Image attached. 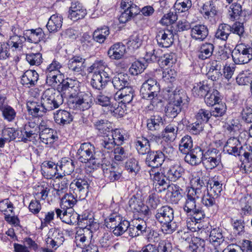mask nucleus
<instances>
[{
    "instance_id": "nucleus-1",
    "label": "nucleus",
    "mask_w": 252,
    "mask_h": 252,
    "mask_svg": "<svg viewBox=\"0 0 252 252\" xmlns=\"http://www.w3.org/2000/svg\"><path fill=\"white\" fill-rule=\"evenodd\" d=\"M63 99L61 92L53 88L45 90L42 93L40 105L35 102L28 105V110L35 116L42 115V113L52 111L59 107L63 103Z\"/></svg>"
},
{
    "instance_id": "nucleus-2",
    "label": "nucleus",
    "mask_w": 252,
    "mask_h": 252,
    "mask_svg": "<svg viewBox=\"0 0 252 252\" xmlns=\"http://www.w3.org/2000/svg\"><path fill=\"white\" fill-rule=\"evenodd\" d=\"M174 210L168 205L158 209L155 214L156 220L161 224V230L165 234H172L177 229L179 223L174 220Z\"/></svg>"
},
{
    "instance_id": "nucleus-3",
    "label": "nucleus",
    "mask_w": 252,
    "mask_h": 252,
    "mask_svg": "<svg viewBox=\"0 0 252 252\" xmlns=\"http://www.w3.org/2000/svg\"><path fill=\"white\" fill-rule=\"evenodd\" d=\"M76 157L82 163L93 165L101 164L105 158L100 151H96L94 146L90 142H84L77 150Z\"/></svg>"
},
{
    "instance_id": "nucleus-4",
    "label": "nucleus",
    "mask_w": 252,
    "mask_h": 252,
    "mask_svg": "<svg viewBox=\"0 0 252 252\" xmlns=\"http://www.w3.org/2000/svg\"><path fill=\"white\" fill-rule=\"evenodd\" d=\"M160 87L156 79L150 78L145 80L142 84L140 89V94L143 98L152 99H156L159 93Z\"/></svg>"
},
{
    "instance_id": "nucleus-5",
    "label": "nucleus",
    "mask_w": 252,
    "mask_h": 252,
    "mask_svg": "<svg viewBox=\"0 0 252 252\" xmlns=\"http://www.w3.org/2000/svg\"><path fill=\"white\" fill-rule=\"evenodd\" d=\"M231 56L235 64L248 63L252 59V48L245 44H240L236 46Z\"/></svg>"
},
{
    "instance_id": "nucleus-6",
    "label": "nucleus",
    "mask_w": 252,
    "mask_h": 252,
    "mask_svg": "<svg viewBox=\"0 0 252 252\" xmlns=\"http://www.w3.org/2000/svg\"><path fill=\"white\" fill-rule=\"evenodd\" d=\"M70 108L84 111L89 109L93 103V96L91 94L80 92L75 97L69 99Z\"/></svg>"
},
{
    "instance_id": "nucleus-7",
    "label": "nucleus",
    "mask_w": 252,
    "mask_h": 252,
    "mask_svg": "<svg viewBox=\"0 0 252 252\" xmlns=\"http://www.w3.org/2000/svg\"><path fill=\"white\" fill-rule=\"evenodd\" d=\"M112 72L109 67L95 72L93 75L91 85L94 88L98 90L103 89L111 80Z\"/></svg>"
},
{
    "instance_id": "nucleus-8",
    "label": "nucleus",
    "mask_w": 252,
    "mask_h": 252,
    "mask_svg": "<svg viewBox=\"0 0 252 252\" xmlns=\"http://www.w3.org/2000/svg\"><path fill=\"white\" fill-rule=\"evenodd\" d=\"M202 163L207 170L218 166L221 162V154L216 148L209 149L205 152Z\"/></svg>"
},
{
    "instance_id": "nucleus-9",
    "label": "nucleus",
    "mask_w": 252,
    "mask_h": 252,
    "mask_svg": "<svg viewBox=\"0 0 252 252\" xmlns=\"http://www.w3.org/2000/svg\"><path fill=\"white\" fill-rule=\"evenodd\" d=\"M90 188L89 180L87 178H77L70 184V189L74 190L76 195L79 194L80 198L87 196Z\"/></svg>"
},
{
    "instance_id": "nucleus-10",
    "label": "nucleus",
    "mask_w": 252,
    "mask_h": 252,
    "mask_svg": "<svg viewBox=\"0 0 252 252\" xmlns=\"http://www.w3.org/2000/svg\"><path fill=\"white\" fill-rule=\"evenodd\" d=\"M170 95V100L177 104L183 107V106H187L189 101V97H188L186 92L181 89L180 88H177L173 90L172 88L168 87L165 90Z\"/></svg>"
},
{
    "instance_id": "nucleus-11",
    "label": "nucleus",
    "mask_w": 252,
    "mask_h": 252,
    "mask_svg": "<svg viewBox=\"0 0 252 252\" xmlns=\"http://www.w3.org/2000/svg\"><path fill=\"white\" fill-rule=\"evenodd\" d=\"M165 155L160 150L150 151L146 155L145 164L152 168H158L163 163Z\"/></svg>"
},
{
    "instance_id": "nucleus-12",
    "label": "nucleus",
    "mask_w": 252,
    "mask_h": 252,
    "mask_svg": "<svg viewBox=\"0 0 252 252\" xmlns=\"http://www.w3.org/2000/svg\"><path fill=\"white\" fill-rule=\"evenodd\" d=\"M150 177L154 182V189L158 193H161L165 191L168 188L169 185L167 182L166 175L162 173L157 172L154 173L153 170L149 172Z\"/></svg>"
},
{
    "instance_id": "nucleus-13",
    "label": "nucleus",
    "mask_w": 252,
    "mask_h": 252,
    "mask_svg": "<svg viewBox=\"0 0 252 252\" xmlns=\"http://www.w3.org/2000/svg\"><path fill=\"white\" fill-rule=\"evenodd\" d=\"M156 39L160 47H169L174 42V35L170 30H161L158 32Z\"/></svg>"
},
{
    "instance_id": "nucleus-14",
    "label": "nucleus",
    "mask_w": 252,
    "mask_h": 252,
    "mask_svg": "<svg viewBox=\"0 0 252 252\" xmlns=\"http://www.w3.org/2000/svg\"><path fill=\"white\" fill-rule=\"evenodd\" d=\"M86 14V10L78 0L72 1L69 10V18L73 21H76L83 18Z\"/></svg>"
},
{
    "instance_id": "nucleus-15",
    "label": "nucleus",
    "mask_w": 252,
    "mask_h": 252,
    "mask_svg": "<svg viewBox=\"0 0 252 252\" xmlns=\"http://www.w3.org/2000/svg\"><path fill=\"white\" fill-rule=\"evenodd\" d=\"M61 85V91L68 94L69 99L75 97L80 92L78 87V82L77 80L68 78L66 79H63Z\"/></svg>"
},
{
    "instance_id": "nucleus-16",
    "label": "nucleus",
    "mask_w": 252,
    "mask_h": 252,
    "mask_svg": "<svg viewBox=\"0 0 252 252\" xmlns=\"http://www.w3.org/2000/svg\"><path fill=\"white\" fill-rule=\"evenodd\" d=\"M242 146L239 140L235 137L227 140L223 147V152L229 155L237 157L240 155Z\"/></svg>"
},
{
    "instance_id": "nucleus-17",
    "label": "nucleus",
    "mask_w": 252,
    "mask_h": 252,
    "mask_svg": "<svg viewBox=\"0 0 252 252\" xmlns=\"http://www.w3.org/2000/svg\"><path fill=\"white\" fill-rule=\"evenodd\" d=\"M185 170L179 162L172 163L166 172L167 179L171 182H176L182 177Z\"/></svg>"
},
{
    "instance_id": "nucleus-18",
    "label": "nucleus",
    "mask_w": 252,
    "mask_h": 252,
    "mask_svg": "<svg viewBox=\"0 0 252 252\" xmlns=\"http://www.w3.org/2000/svg\"><path fill=\"white\" fill-rule=\"evenodd\" d=\"M39 138L42 142L48 144L54 141L56 137L53 134L54 130L46 127L45 123L42 121L39 125Z\"/></svg>"
},
{
    "instance_id": "nucleus-19",
    "label": "nucleus",
    "mask_w": 252,
    "mask_h": 252,
    "mask_svg": "<svg viewBox=\"0 0 252 252\" xmlns=\"http://www.w3.org/2000/svg\"><path fill=\"white\" fill-rule=\"evenodd\" d=\"M39 79V75L34 70H28L21 76V83L24 86L31 88L35 86Z\"/></svg>"
},
{
    "instance_id": "nucleus-20",
    "label": "nucleus",
    "mask_w": 252,
    "mask_h": 252,
    "mask_svg": "<svg viewBox=\"0 0 252 252\" xmlns=\"http://www.w3.org/2000/svg\"><path fill=\"white\" fill-rule=\"evenodd\" d=\"M74 164L73 161L69 158H62L59 162L56 165V171L54 176L57 175V172L60 170L63 172V176L70 175L74 170Z\"/></svg>"
},
{
    "instance_id": "nucleus-21",
    "label": "nucleus",
    "mask_w": 252,
    "mask_h": 252,
    "mask_svg": "<svg viewBox=\"0 0 252 252\" xmlns=\"http://www.w3.org/2000/svg\"><path fill=\"white\" fill-rule=\"evenodd\" d=\"M86 59L80 56H74L68 61L67 66L74 73H80L86 67Z\"/></svg>"
},
{
    "instance_id": "nucleus-22",
    "label": "nucleus",
    "mask_w": 252,
    "mask_h": 252,
    "mask_svg": "<svg viewBox=\"0 0 252 252\" xmlns=\"http://www.w3.org/2000/svg\"><path fill=\"white\" fill-rule=\"evenodd\" d=\"M26 38L21 35H13L10 36L9 39L5 43L9 49L12 51H21L23 49V44L26 41Z\"/></svg>"
},
{
    "instance_id": "nucleus-23",
    "label": "nucleus",
    "mask_w": 252,
    "mask_h": 252,
    "mask_svg": "<svg viewBox=\"0 0 252 252\" xmlns=\"http://www.w3.org/2000/svg\"><path fill=\"white\" fill-rule=\"evenodd\" d=\"M208 181L205 177L195 178L193 187L189 189L188 191L195 193V195L200 197L203 195V192L207 190V185Z\"/></svg>"
},
{
    "instance_id": "nucleus-24",
    "label": "nucleus",
    "mask_w": 252,
    "mask_h": 252,
    "mask_svg": "<svg viewBox=\"0 0 252 252\" xmlns=\"http://www.w3.org/2000/svg\"><path fill=\"white\" fill-rule=\"evenodd\" d=\"M187 226L190 230L194 228L191 225H196L200 220L205 217L204 211L200 208H197L193 211V212L187 215Z\"/></svg>"
},
{
    "instance_id": "nucleus-25",
    "label": "nucleus",
    "mask_w": 252,
    "mask_h": 252,
    "mask_svg": "<svg viewBox=\"0 0 252 252\" xmlns=\"http://www.w3.org/2000/svg\"><path fill=\"white\" fill-rule=\"evenodd\" d=\"M134 144L139 155H147L151 151L149 140L145 137H137L134 141Z\"/></svg>"
},
{
    "instance_id": "nucleus-26",
    "label": "nucleus",
    "mask_w": 252,
    "mask_h": 252,
    "mask_svg": "<svg viewBox=\"0 0 252 252\" xmlns=\"http://www.w3.org/2000/svg\"><path fill=\"white\" fill-rule=\"evenodd\" d=\"M129 76L126 73H120L116 75L112 79V83L114 88L119 91L128 87Z\"/></svg>"
},
{
    "instance_id": "nucleus-27",
    "label": "nucleus",
    "mask_w": 252,
    "mask_h": 252,
    "mask_svg": "<svg viewBox=\"0 0 252 252\" xmlns=\"http://www.w3.org/2000/svg\"><path fill=\"white\" fill-rule=\"evenodd\" d=\"M126 52L125 45L117 43L112 45L107 52L110 58L113 60H119L124 56Z\"/></svg>"
},
{
    "instance_id": "nucleus-28",
    "label": "nucleus",
    "mask_w": 252,
    "mask_h": 252,
    "mask_svg": "<svg viewBox=\"0 0 252 252\" xmlns=\"http://www.w3.org/2000/svg\"><path fill=\"white\" fill-rule=\"evenodd\" d=\"M208 33L207 26L204 25H196L191 28L190 35L193 39L201 41L207 37Z\"/></svg>"
},
{
    "instance_id": "nucleus-29",
    "label": "nucleus",
    "mask_w": 252,
    "mask_h": 252,
    "mask_svg": "<svg viewBox=\"0 0 252 252\" xmlns=\"http://www.w3.org/2000/svg\"><path fill=\"white\" fill-rule=\"evenodd\" d=\"M215 46L213 44L208 42L202 43L199 47L197 51V57L202 61L209 59L212 55Z\"/></svg>"
},
{
    "instance_id": "nucleus-30",
    "label": "nucleus",
    "mask_w": 252,
    "mask_h": 252,
    "mask_svg": "<svg viewBox=\"0 0 252 252\" xmlns=\"http://www.w3.org/2000/svg\"><path fill=\"white\" fill-rule=\"evenodd\" d=\"M209 241L216 248L225 245L226 242L222 233V229L219 227L213 229L210 232Z\"/></svg>"
},
{
    "instance_id": "nucleus-31",
    "label": "nucleus",
    "mask_w": 252,
    "mask_h": 252,
    "mask_svg": "<svg viewBox=\"0 0 252 252\" xmlns=\"http://www.w3.org/2000/svg\"><path fill=\"white\" fill-rule=\"evenodd\" d=\"M118 96L119 100L123 104H128L131 102L135 96V91L130 86L125 87L124 89L118 91L115 96Z\"/></svg>"
},
{
    "instance_id": "nucleus-32",
    "label": "nucleus",
    "mask_w": 252,
    "mask_h": 252,
    "mask_svg": "<svg viewBox=\"0 0 252 252\" xmlns=\"http://www.w3.org/2000/svg\"><path fill=\"white\" fill-rule=\"evenodd\" d=\"M222 190V184L221 181L214 177L208 181L207 185V192L209 193L211 195L216 197H219Z\"/></svg>"
},
{
    "instance_id": "nucleus-33",
    "label": "nucleus",
    "mask_w": 252,
    "mask_h": 252,
    "mask_svg": "<svg viewBox=\"0 0 252 252\" xmlns=\"http://www.w3.org/2000/svg\"><path fill=\"white\" fill-rule=\"evenodd\" d=\"M57 176H55L54 189L57 191V194L60 195L61 193L65 191L68 188L69 181L68 179L61 174L57 173Z\"/></svg>"
},
{
    "instance_id": "nucleus-34",
    "label": "nucleus",
    "mask_w": 252,
    "mask_h": 252,
    "mask_svg": "<svg viewBox=\"0 0 252 252\" xmlns=\"http://www.w3.org/2000/svg\"><path fill=\"white\" fill-rule=\"evenodd\" d=\"M211 90V85L208 80H204L195 83L192 92L198 97H203Z\"/></svg>"
},
{
    "instance_id": "nucleus-35",
    "label": "nucleus",
    "mask_w": 252,
    "mask_h": 252,
    "mask_svg": "<svg viewBox=\"0 0 252 252\" xmlns=\"http://www.w3.org/2000/svg\"><path fill=\"white\" fill-rule=\"evenodd\" d=\"M54 118L56 123L60 125L70 123L73 120L71 114L64 110H59L54 113Z\"/></svg>"
},
{
    "instance_id": "nucleus-36",
    "label": "nucleus",
    "mask_w": 252,
    "mask_h": 252,
    "mask_svg": "<svg viewBox=\"0 0 252 252\" xmlns=\"http://www.w3.org/2000/svg\"><path fill=\"white\" fill-rule=\"evenodd\" d=\"M200 197L193 193L192 192L188 191L186 200L183 207V209L187 215L193 212L196 208V200Z\"/></svg>"
},
{
    "instance_id": "nucleus-37",
    "label": "nucleus",
    "mask_w": 252,
    "mask_h": 252,
    "mask_svg": "<svg viewBox=\"0 0 252 252\" xmlns=\"http://www.w3.org/2000/svg\"><path fill=\"white\" fill-rule=\"evenodd\" d=\"M161 50L156 49L152 45H148L146 47V53L144 59L147 63L160 61Z\"/></svg>"
},
{
    "instance_id": "nucleus-38",
    "label": "nucleus",
    "mask_w": 252,
    "mask_h": 252,
    "mask_svg": "<svg viewBox=\"0 0 252 252\" xmlns=\"http://www.w3.org/2000/svg\"><path fill=\"white\" fill-rule=\"evenodd\" d=\"M110 34L109 28L107 26L97 28L93 33V39L95 42L99 44L104 43Z\"/></svg>"
},
{
    "instance_id": "nucleus-39",
    "label": "nucleus",
    "mask_w": 252,
    "mask_h": 252,
    "mask_svg": "<svg viewBox=\"0 0 252 252\" xmlns=\"http://www.w3.org/2000/svg\"><path fill=\"white\" fill-rule=\"evenodd\" d=\"M62 17L59 15L54 14L50 17L46 26L50 32H56L62 28Z\"/></svg>"
},
{
    "instance_id": "nucleus-40",
    "label": "nucleus",
    "mask_w": 252,
    "mask_h": 252,
    "mask_svg": "<svg viewBox=\"0 0 252 252\" xmlns=\"http://www.w3.org/2000/svg\"><path fill=\"white\" fill-rule=\"evenodd\" d=\"M100 145L101 150L108 153L113 152L115 146H117L115 140H113V138L111 137L109 134L103 136V138L100 140Z\"/></svg>"
},
{
    "instance_id": "nucleus-41",
    "label": "nucleus",
    "mask_w": 252,
    "mask_h": 252,
    "mask_svg": "<svg viewBox=\"0 0 252 252\" xmlns=\"http://www.w3.org/2000/svg\"><path fill=\"white\" fill-rule=\"evenodd\" d=\"M76 197L77 195L75 196L71 193H65L61 200V209L63 210L73 209V207L77 202Z\"/></svg>"
},
{
    "instance_id": "nucleus-42",
    "label": "nucleus",
    "mask_w": 252,
    "mask_h": 252,
    "mask_svg": "<svg viewBox=\"0 0 252 252\" xmlns=\"http://www.w3.org/2000/svg\"><path fill=\"white\" fill-rule=\"evenodd\" d=\"M163 125L162 117L159 115L152 116L147 121L148 129L152 131L159 130Z\"/></svg>"
},
{
    "instance_id": "nucleus-43",
    "label": "nucleus",
    "mask_w": 252,
    "mask_h": 252,
    "mask_svg": "<svg viewBox=\"0 0 252 252\" xmlns=\"http://www.w3.org/2000/svg\"><path fill=\"white\" fill-rule=\"evenodd\" d=\"M204 101L208 106H213L219 103L220 100V94L215 89H211L204 97Z\"/></svg>"
},
{
    "instance_id": "nucleus-44",
    "label": "nucleus",
    "mask_w": 252,
    "mask_h": 252,
    "mask_svg": "<svg viewBox=\"0 0 252 252\" xmlns=\"http://www.w3.org/2000/svg\"><path fill=\"white\" fill-rule=\"evenodd\" d=\"M178 131V127L174 124L168 125L162 132V136L165 138V140L172 141L175 139L177 137Z\"/></svg>"
},
{
    "instance_id": "nucleus-45",
    "label": "nucleus",
    "mask_w": 252,
    "mask_h": 252,
    "mask_svg": "<svg viewBox=\"0 0 252 252\" xmlns=\"http://www.w3.org/2000/svg\"><path fill=\"white\" fill-rule=\"evenodd\" d=\"M78 217V214L74 209H65L63 210L61 220L67 224L74 225L77 222Z\"/></svg>"
},
{
    "instance_id": "nucleus-46",
    "label": "nucleus",
    "mask_w": 252,
    "mask_h": 252,
    "mask_svg": "<svg viewBox=\"0 0 252 252\" xmlns=\"http://www.w3.org/2000/svg\"><path fill=\"white\" fill-rule=\"evenodd\" d=\"M46 83L49 86L56 87L61 84L63 81L64 75L63 73H56L51 72L46 73Z\"/></svg>"
},
{
    "instance_id": "nucleus-47",
    "label": "nucleus",
    "mask_w": 252,
    "mask_h": 252,
    "mask_svg": "<svg viewBox=\"0 0 252 252\" xmlns=\"http://www.w3.org/2000/svg\"><path fill=\"white\" fill-rule=\"evenodd\" d=\"M205 242L204 239L197 237L191 238L189 250L191 252H204Z\"/></svg>"
},
{
    "instance_id": "nucleus-48",
    "label": "nucleus",
    "mask_w": 252,
    "mask_h": 252,
    "mask_svg": "<svg viewBox=\"0 0 252 252\" xmlns=\"http://www.w3.org/2000/svg\"><path fill=\"white\" fill-rule=\"evenodd\" d=\"M201 12L206 19L213 17L217 14V11L212 0H208L203 4Z\"/></svg>"
},
{
    "instance_id": "nucleus-49",
    "label": "nucleus",
    "mask_w": 252,
    "mask_h": 252,
    "mask_svg": "<svg viewBox=\"0 0 252 252\" xmlns=\"http://www.w3.org/2000/svg\"><path fill=\"white\" fill-rule=\"evenodd\" d=\"M230 26L226 24H220L215 33V37L222 41H226L230 34Z\"/></svg>"
},
{
    "instance_id": "nucleus-50",
    "label": "nucleus",
    "mask_w": 252,
    "mask_h": 252,
    "mask_svg": "<svg viewBox=\"0 0 252 252\" xmlns=\"http://www.w3.org/2000/svg\"><path fill=\"white\" fill-rule=\"evenodd\" d=\"M167 189L171 193L170 197L171 201L175 204L178 203L182 198L181 193L183 191L182 189L179 186L172 184L169 185Z\"/></svg>"
},
{
    "instance_id": "nucleus-51",
    "label": "nucleus",
    "mask_w": 252,
    "mask_h": 252,
    "mask_svg": "<svg viewBox=\"0 0 252 252\" xmlns=\"http://www.w3.org/2000/svg\"><path fill=\"white\" fill-rule=\"evenodd\" d=\"M122 219V216L118 212H113L104 220V225L107 228L112 229L116 226Z\"/></svg>"
},
{
    "instance_id": "nucleus-52",
    "label": "nucleus",
    "mask_w": 252,
    "mask_h": 252,
    "mask_svg": "<svg viewBox=\"0 0 252 252\" xmlns=\"http://www.w3.org/2000/svg\"><path fill=\"white\" fill-rule=\"evenodd\" d=\"M193 147V142L191 136L186 135L181 139L179 145V151L183 154L189 153Z\"/></svg>"
},
{
    "instance_id": "nucleus-53",
    "label": "nucleus",
    "mask_w": 252,
    "mask_h": 252,
    "mask_svg": "<svg viewBox=\"0 0 252 252\" xmlns=\"http://www.w3.org/2000/svg\"><path fill=\"white\" fill-rule=\"evenodd\" d=\"M27 40L29 42L34 43L39 42L43 37L44 33L40 28L31 29L28 31Z\"/></svg>"
},
{
    "instance_id": "nucleus-54",
    "label": "nucleus",
    "mask_w": 252,
    "mask_h": 252,
    "mask_svg": "<svg viewBox=\"0 0 252 252\" xmlns=\"http://www.w3.org/2000/svg\"><path fill=\"white\" fill-rule=\"evenodd\" d=\"M110 125V123L105 120H98L94 124L95 129L98 130L100 134H103L104 135L110 134L112 130Z\"/></svg>"
},
{
    "instance_id": "nucleus-55",
    "label": "nucleus",
    "mask_w": 252,
    "mask_h": 252,
    "mask_svg": "<svg viewBox=\"0 0 252 252\" xmlns=\"http://www.w3.org/2000/svg\"><path fill=\"white\" fill-rule=\"evenodd\" d=\"M183 109L180 104H177L171 101L168 103L165 110L166 116L171 118H175L179 114Z\"/></svg>"
},
{
    "instance_id": "nucleus-56",
    "label": "nucleus",
    "mask_w": 252,
    "mask_h": 252,
    "mask_svg": "<svg viewBox=\"0 0 252 252\" xmlns=\"http://www.w3.org/2000/svg\"><path fill=\"white\" fill-rule=\"evenodd\" d=\"M110 135L115 140L117 145H122L127 137L125 130L119 128L112 130Z\"/></svg>"
},
{
    "instance_id": "nucleus-57",
    "label": "nucleus",
    "mask_w": 252,
    "mask_h": 252,
    "mask_svg": "<svg viewBox=\"0 0 252 252\" xmlns=\"http://www.w3.org/2000/svg\"><path fill=\"white\" fill-rule=\"evenodd\" d=\"M94 102L96 104L105 107L107 109V113L109 110L111 105L114 102L111 101L110 97L101 93L96 95L94 98Z\"/></svg>"
},
{
    "instance_id": "nucleus-58",
    "label": "nucleus",
    "mask_w": 252,
    "mask_h": 252,
    "mask_svg": "<svg viewBox=\"0 0 252 252\" xmlns=\"http://www.w3.org/2000/svg\"><path fill=\"white\" fill-rule=\"evenodd\" d=\"M0 110L4 120L8 122H13L15 120L16 116V112L11 106L5 105Z\"/></svg>"
},
{
    "instance_id": "nucleus-59",
    "label": "nucleus",
    "mask_w": 252,
    "mask_h": 252,
    "mask_svg": "<svg viewBox=\"0 0 252 252\" xmlns=\"http://www.w3.org/2000/svg\"><path fill=\"white\" fill-rule=\"evenodd\" d=\"M117 224L115 227L112 229L113 234L116 236L123 235L129 227V222L123 218Z\"/></svg>"
},
{
    "instance_id": "nucleus-60",
    "label": "nucleus",
    "mask_w": 252,
    "mask_h": 252,
    "mask_svg": "<svg viewBox=\"0 0 252 252\" xmlns=\"http://www.w3.org/2000/svg\"><path fill=\"white\" fill-rule=\"evenodd\" d=\"M125 168L128 173L136 174L140 169L138 161L134 158H130L125 163Z\"/></svg>"
},
{
    "instance_id": "nucleus-61",
    "label": "nucleus",
    "mask_w": 252,
    "mask_h": 252,
    "mask_svg": "<svg viewBox=\"0 0 252 252\" xmlns=\"http://www.w3.org/2000/svg\"><path fill=\"white\" fill-rule=\"evenodd\" d=\"M218 197L211 195L209 193H206L202 198V204L209 209H214L217 207L216 199Z\"/></svg>"
},
{
    "instance_id": "nucleus-62",
    "label": "nucleus",
    "mask_w": 252,
    "mask_h": 252,
    "mask_svg": "<svg viewBox=\"0 0 252 252\" xmlns=\"http://www.w3.org/2000/svg\"><path fill=\"white\" fill-rule=\"evenodd\" d=\"M142 39L141 36L138 33H134L128 38L126 44L128 48L133 49H138L142 44Z\"/></svg>"
},
{
    "instance_id": "nucleus-63",
    "label": "nucleus",
    "mask_w": 252,
    "mask_h": 252,
    "mask_svg": "<svg viewBox=\"0 0 252 252\" xmlns=\"http://www.w3.org/2000/svg\"><path fill=\"white\" fill-rule=\"evenodd\" d=\"M214 106V108L210 110L212 117L220 118L225 114L227 108L225 104L218 103Z\"/></svg>"
},
{
    "instance_id": "nucleus-64",
    "label": "nucleus",
    "mask_w": 252,
    "mask_h": 252,
    "mask_svg": "<svg viewBox=\"0 0 252 252\" xmlns=\"http://www.w3.org/2000/svg\"><path fill=\"white\" fill-rule=\"evenodd\" d=\"M195 118L196 120L203 124L207 123L210 119H212L211 111L205 109H200L197 112Z\"/></svg>"
}]
</instances>
